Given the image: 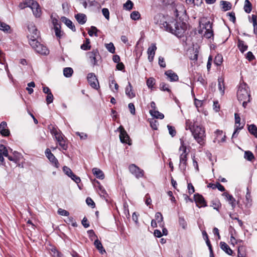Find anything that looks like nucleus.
<instances>
[{"mask_svg":"<svg viewBox=\"0 0 257 257\" xmlns=\"http://www.w3.org/2000/svg\"><path fill=\"white\" fill-rule=\"evenodd\" d=\"M172 11L177 19L170 18L160 24V27L177 37H181L187 29V24L182 21L186 17V10L180 3L172 4Z\"/></svg>","mask_w":257,"mask_h":257,"instance_id":"obj_1","label":"nucleus"},{"mask_svg":"<svg viewBox=\"0 0 257 257\" xmlns=\"http://www.w3.org/2000/svg\"><path fill=\"white\" fill-rule=\"evenodd\" d=\"M238 101H242V106L245 108L247 102L249 101L250 95L248 94L247 88L245 84H241L237 92Z\"/></svg>","mask_w":257,"mask_h":257,"instance_id":"obj_2","label":"nucleus"},{"mask_svg":"<svg viewBox=\"0 0 257 257\" xmlns=\"http://www.w3.org/2000/svg\"><path fill=\"white\" fill-rule=\"evenodd\" d=\"M200 27L202 30L199 31V33L203 34L205 38L209 39L213 36L212 24L209 21L205 19H202L200 22Z\"/></svg>","mask_w":257,"mask_h":257,"instance_id":"obj_3","label":"nucleus"},{"mask_svg":"<svg viewBox=\"0 0 257 257\" xmlns=\"http://www.w3.org/2000/svg\"><path fill=\"white\" fill-rule=\"evenodd\" d=\"M181 146L179 148V151H182L180 155V168L185 170L186 168L187 156L186 147L184 145V142L182 139H180Z\"/></svg>","mask_w":257,"mask_h":257,"instance_id":"obj_4","label":"nucleus"},{"mask_svg":"<svg viewBox=\"0 0 257 257\" xmlns=\"http://www.w3.org/2000/svg\"><path fill=\"white\" fill-rule=\"evenodd\" d=\"M29 44L32 48L38 53L46 55L49 53V51L47 47L40 43L37 40L30 41Z\"/></svg>","mask_w":257,"mask_h":257,"instance_id":"obj_5","label":"nucleus"},{"mask_svg":"<svg viewBox=\"0 0 257 257\" xmlns=\"http://www.w3.org/2000/svg\"><path fill=\"white\" fill-rule=\"evenodd\" d=\"M29 33L27 37L29 41H36L39 36V33L36 29L35 26L33 24H29L28 26Z\"/></svg>","mask_w":257,"mask_h":257,"instance_id":"obj_6","label":"nucleus"},{"mask_svg":"<svg viewBox=\"0 0 257 257\" xmlns=\"http://www.w3.org/2000/svg\"><path fill=\"white\" fill-rule=\"evenodd\" d=\"M128 169L130 173L134 175L137 178L139 179L144 177V170L140 169L135 164H131L128 167Z\"/></svg>","mask_w":257,"mask_h":257,"instance_id":"obj_7","label":"nucleus"},{"mask_svg":"<svg viewBox=\"0 0 257 257\" xmlns=\"http://www.w3.org/2000/svg\"><path fill=\"white\" fill-rule=\"evenodd\" d=\"M192 134L196 141L201 144L205 138L204 130H191Z\"/></svg>","mask_w":257,"mask_h":257,"instance_id":"obj_8","label":"nucleus"},{"mask_svg":"<svg viewBox=\"0 0 257 257\" xmlns=\"http://www.w3.org/2000/svg\"><path fill=\"white\" fill-rule=\"evenodd\" d=\"M87 80L92 88L97 89L99 87L98 81L94 73H89L87 75Z\"/></svg>","mask_w":257,"mask_h":257,"instance_id":"obj_9","label":"nucleus"},{"mask_svg":"<svg viewBox=\"0 0 257 257\" xmlns=\"http://www.w3.org/2000/svg\"><path fill=\"white\" fill-rule=\"evenodd\" d=\"M45 154L49 160L56 168L59 167V163L57 159L54 155L51 152L49 149H47L45 151Z\"/></svg>","mask_w":257,"mask_h":257,"instance_id":"obj_10","label":"nucleus"},{"mask_svg":"<svg viewBox=\"0 0 257 257\" xmlns=\"http://www.w3.org/2000/svg\"><path fill=\"white\" fill-rule=\"evenodd\" d=\"M98 55L99 52L97 49L93 50L91 52L87 53L89 61L93 66L97 65L96 57Z\"/></svg>","mask_w":257,"mask_h":257,"instance_id":"obj_11","label":"nucleus"},{"mask_svg":"<svg viewBox=\"0 0 257 257\" xmlns=\"http://www.w3.org/2000/svg\"><path fill=\"white\" fill-rule=\"evenodd\" d=\"M31 10L33 12L34 15L36 18H39L41 15V10L39 4L34 1L32 4H31Z\"/></svg>","mask_w":257,"mask_h":257,"instance_id":"obj_12","label":"nucleus"},{"mask_svg":"<svg viewBox=\"0 0 257 257\" xmlns=\"http://www.w3.org/2000/svg\"><path fill=\"white\" fill-rule=\"evenodd\" d=\"M119 139L121 143L131 145L130 137L125 130H119Z\"/></svg>","mask_w":257,"mask_h":257,"instance_id":"obj_13","label":"nucleus"},{"mask_svg":"<svg viewBox=\"0 0 257 257\" xmlns=\"http://www.w3.org/2000/svg\"><path fill=\"white\" fill-rule=\"evenodd\" d=\"M156 50L157 47L155 44H152L148 48L147 50V53L148 55V59L150 62H152L153 61Z\"/></svg>","mask_w":257,"mask_h":257,"instance_id":"obj_14","label":"nucleus"},{"mask_svg":"<svg viewBox=\"0 0 257 257\" xmlns=\"http://www.w3.org/2000/svg\"><path fill=\"white\" fill-rule=\"evenodd\" d=\"M194 200L198 207H205L207 206L206 203L202 195L198 194H195L194 195Z\"/></svg>","mask_w":257,"mask_h":257,"instance_id":"obj_15","label":"nucleus"},{"mask_svg":"<svg viewBox=\"0 0 257 257\" xmlns=\"http://www.w3.org/2000/svg\"><path fill=\"white\" fill-rule=\"evenodd\" d=\"M165 74L167 76L170 81H177L178 80V75L171 70L166 71Z\"/></svg>","mask_w":257,"mask_h":257,"instance_id":"obj_16","label":"nucleus"},{"mask_svg":"<svg viewBox=\"0 0 257 257\" xmlns=\"http://www.w3.org/2000/svg\"><path fill=\"white\" fill-rule=\"evenodd\" d=\"M4 156H8V151L7 148L3 145H0V162L3 163L4 161Z\"/></svg>","mask_w":257,"mask_h":257,"instance_id":"obj_17","label":"nucleus"},{"mask_svg":"<svg viewBox=\"0 0 257 257\" xmlns=\"http://www.w3.org/2000/svg\"><path fill=\"white\" fill-rule=\"evenodd\" d=\"M92 172L96 178L99 179H103L104 178V175L103 172L98 168H94L92 169Z\"/></svg>","mask_w":257,"mask_h":257,"instance_id":"obj_18","label":"nucleus"},{"mask_svg":"<svg viewBox=\"0 0 257 257\" xmlns=\"http://www.w3.org/2000/svg\"><path fill=\"white\" fill-rule=\"evenodd\" d=\"M220 245L221 248L225 251L227 254L231 255L232 254V250L229 246L224 242H220Z\"/></svg>","mask_w":257,"mask_h":257,"instance_id":"obj_19","label":"nucleus"},{"mask_svg":"<svg viewBox=\"0 0 257 257\" xmlns=\"http://www.w3.org/2000/svg\"><path fill=\"white\" fill-rule=\"evenodd\" d=\"M125 92L126 95L130 98L135 96V93L132 91V86L130 82L128 83V85L125 88Z\"/></svg>","mask_w":257,"mask_h":257,"instance_id":"obj_20","label":"nucleus"},{"mask_svg":"<svg viewBox=\"0 0 257 257\" xmlns=\"http://www.w3.org/2000/svg\"><path fill=\"white\" fill-rule=\"evenodd\" d=\"M75 18L80 24H84L86 21V17L84 14H78L75 16Z\"/></svg>","mask_w":257,"mask_h":257,"instance_id":"obj_21","label":"nucleus"},{"mask_svg":"<svg viewBox=\"0 0 257 257\" xmlns=\"http://www.w3.org/2000/svg\"><path fill=\"white\" fill-rule=\"evenodd\" d=\"M94 245L96 248L99 251L100 253L103 254L105 252V249L101 243V242L97 239H96L94 242Z\"/></svg>","mask_w":257,"mask_h":257,"instance_id":"obj_22","label":"nucleus"},{"mask_svg":"<svg viewBox=\"0 0 257 257\" xmlns=\"http://www.w3.org/2000/svg\"><path fill=\"white\" fill-rule=\"evenodd\" d=\"M56 141L59 143V146L64 150H66L67 149V145L66 144L64 138V136L62 135L60 138H58Z\"/></svg>","mask_w":257,"mask_h":257,"instance_id":"obj_23","label":"nucleus"},{"mask_svg":"<svg viewBox=\"0 0 257 257\" xmlns=\"http://www.w3.org/2000/svg\"><path fill=\"white\" fill-rule=\"evenodd\" d=\"M223 195L226 197V200L229 202V203L231 204V206L234 207L235 206V200L233 196L226 192L224 193Z\"/></svg>","mask_w":257,"mask_h":257,"instance_id":"obj_24","label":"nucleus"},{"mask_svg":"<svg viewBox=\"0 0 257 257\" xmlns=\"http://www.w3.org/2000/svg\"><path fill=\"white\" fill-rule=\"evenodd\" d=\"M158 223H160V227H164V223L163 222V217L160 212H157L155 214V219Z\"/></svg>","mask_w":257,"mask_h":257,"instance_id":"obj_25","label":"nucleus"},{"mask_svg":"<svg viewBox=\"0 0 257 257\" xmlns=\"http://www.w3.org/2000/svg\"><path fill=\"white\" fill-rule=\"evenodd\" d=\"M62 21L65 23V24L69 27L70 29H71L73 31H75V26L73 25L72 22L69 19H67L65 17L62 18Z\"/></svg>","mask_w":257,"mask_h":257,"instance_id":"obj_26","label":"nucleus"},{"mask_svg":"<svg viewBox=\"0 0 257 257\" xmlns=\"http://www.w3.org/2000/svg\"><path fill=\"white\" fill-rule=\"evenodd\" d=\"M33 1L34 0H27L23 3H21L19 5V7L21 9H24L27 7H29L31 9V4H32Z\"/></svg>","mask_w":257,"mask_h":257,"instance_id":"obj_27","label":"nucleus"},{"mask_svg":"<svg viewBox=\"0 0 257 257\" xmlns=\"http://www.w3.org/2000/svg\"><path fill=\"white\" fill-rule=\"evenodd\" d=\"M150 112L152 116L157 118L162 119L164 117V115L163 113L159 112L156 110H150Z\"/></svg>","mask_w":257,"mask_h":257,"instance_id":"obj_28","label":"nucleus"},{"mask_svg":"<svg viewBox=\"0 0 257 257\" xmlns=\"http://www.w3.org/2000/svg\"><path fill=\"white\" fill-rule=\"evenodd\" d=\"M218 89L220 92L221 95H223L224 93V80L222 78H219L218 79Z\"/></svg>","mask_w":257,"mask_h":257,"instance_id":"obj_29","label":"nucleus"},{"mask_svg":"<svg viewBox=\"0 0 257 257\" xmlns=\"http://www.w3.org/2000/svg\"><path fill=\"white\" fill-rule=\"evenodd\" d=\"M244 11L246 13H249L252 10L251 4L248 0H245L244 2V5L243 7Z\"/></svg>","mask_w":257,"mask_h":257,"instance_id":"obj_30","label":"nucleus"},{"mask_svg":"<svg viewBox=\"0 0 257 257\" xmlns=\"http://www.w3.org/2000/svg\"><path fill=\"white\" fill-rule=\"evenodd\" d=\"M11 151L13 154L14 158L15 159V163H17L19 162L23 158V156L21 153L17 151L13 152L12 149H11Z\"/></svg>","mask_w":257,"mask_h":257,"instance_id":"obj_31","label":"nucleus"},{"mask_svg":"<svg viewBox=\"0 0 257 257\" xmlns=\"http://www.w3.org/2000/svg\"><path fill=\"white\" fill-rule=\"evenodd\" d=\"M73 73L72 68L70 67L65 68L63 70V74L66 77H70Z\"/></svg>","mask_w":257,"mask_h":257,"instance_id":"obj_32","label":"nucleus"},{"mask_svg":"<svg viewBox=\"0 0 257 257\" xmlns=\"http://www.w3.org/2000/svg\"><path fill=\"white\" fill-rule=\"evenodd\" d=\"M238 47L241 52H243L246 51L247 48V46L246 45L244 42L240 40L238 41Z\"/></svg>","mask_w":257,"mask_h":257,"instance_id":"obj_33","label":"nucleus"},{"mask_svg":"<svg viewBox=\"0 0 257 257\" xmlns=\"http://www.w3.org/2000/svg\"><path fill=\"white\" fill-rule=\"evenodd\" d=\"M51 133L55 137L56 140L63 135L60 130H51Z\"/></svg>","mask_w":257,"mask_h":257,"instance_id":"obj_34","label":"nucleus"},{"mask_svg":"<svg viewBox=\"0 0 257 257\" xmlns=\"http://www.w3.org/2000/svg\"><path fill=\"white\" fill-rule=\"evenodd\" d=\"M235 128H242L243 126H240V118L239 116L237 114L235 113Z\"/></svg>","mask_w":257,"mask_h":257,"instance_id":"obj_35","label":"nucleus"},{"mask_svg":"<svg viewBox=\"0 0 257 257\" xmlns=\"http://www.w3.org/2000/svg\"><path fill=\"white\" fill-rule=\"evenodd\" d=\"M221 4L222 5V9L224 11H226L231 9V5L230 3L226 1H221Z\"/></svg>","mask_w":257,"mask_h":257,"instance_id":"obj_36","label":"nucleus"},{"mask_svg":"<svg viewBox=\"0 0 257 257\" xmlns=\"http://www.w3.org/2000/svg\"><path fill=\"white\" fill-rule=\"evenodd\" d=\"M106 49L110 53L113 54L115 53V47L112 43H109L105 45Z\"/></svg>","mask_w":257,"mask_h":257,"instance_id":"obj_37","label":"nucleus"},{"mask_svg":"<svg viewBox=\"0 0 257 257\" xmlns=\"http://www.w3.org/2000/svg\"><path fill=\"white\" fill-rule=\"evenodd\" d=\"M10 29V27L7 24L1 22L0 21V30L5 32H8V31Z\"/></svg>","mask_w":257,"mask_h":257,"instance_id":"obj_38","label":"nucleus"},{"mask_svg":"<svg viewBox=\"0 0 257 257\" xmlns=\"http://www.w3.org/2000/svg\"><path fill=\"white\" fill-rule=\"evenodd\" d=\"M245 198H246V206L247 207H249L251 205V195L250 193L247 191L246 193V194L245 195Z\"/></svg>","mask_w":257,"mask_h":257,"instance_id":"obj_39","label":"nucleus"},{"mask_svg":"<svg viewBox=\"0 0 257 257\" xmlns=\"http://www.w3.org/2000/svg\"><path fill=\"white\" fill-rule=\"evenodd\" d=\"M90 48V40L89 39H86L85 43L81 46V49L83 50H89Z\"/></svg>","mask_w":257,"mask_h":257,"instance_id":"obj_40","label":"nucleus"},{"mask_svg":"<svg viewBox=\"0 0 257 257\" xmlns=\"http://www.w3.org/2000/svg\"><path fill=\"white\" fill-rule=\"evenodd\" d=\"M244 158L248 161H251L254 159V156L250 151H245Z\"/></svg>","mask_w":257,"mask_h":257,"instance_id":"obj_41","label":"nucleus"},{"mask_svg":"<svg viewBox=\"0 0 257 257\" xmlns=\"http://www.w3.org/2000/svg\"><path fill=\"white\" fill-rule=\"evenodd\" d=\"M222 60H223V58H222V57L221 55H219L218 54L217 55H216L214 58V63L218 66V65H220L222 62Z\"/></svg>","mask_w":257,"mask_h":257,"instance_id":"obj_42","label":"nucleus"},{"mask_svg":"<svg viewBox=\"0 0 257 257\" xmlns=\"http://www.w3.org/2000/svg\"><path fill=\"white\" fill-rule=\"evenodd\" d=\"M155 84V80L153 77H150L148 79L147 81V85L150 88H152L154 85Z\"/></svg>","mask_w":257,"mask_h":257,"instance_id":"obj_43","label":"nucleus"},{"mask_svg":"<svg viewBox=\"0 0 257 257\" xmlns=\"http://www.w3.org/2000/svg\"><path fill=\"white\" fill-rule=\"evenodd\" d=\"M98 30L94 26H91L90 30L88 31V33L90 36H92L93 34L95 35V36H97V32Z\"/></svg>","mask_w":257,"mask_h":257,"instance_id":"obj_44","label":"nucleus"},{"mask_svg":"<svg viewBox=\"0 0 257 257\" xmlns=\"http://www.w3.org/2000/svg\"><path fill=\"white\" fill-rule=\"evenodd\" d=\"M55 35L57 38H60L61 37V31L60 30V26L56 25L54 27Z\"/></svg>","mask_w":257,"mask_h":257,"instance_id":"obj_45","label":"nucleus"},{"mask_svg":"<svg viewBox=\"0 0 257 257\" xmlns=\"http://www.w3.org/2000/svg\"><path fill=\"white\" fill-rule=\"evenodd\" d=\"M131 18L134 20H139L140 18V14L137 11H134L131 14Z\"/></svg>","mask_w":257,"mask_h":257,"instance_id":"obj_46","label":"nucleus"},{"mask_svg":"<svg viewBox=\"0 0 257 257\" xmlns=\"http://www.w3.org/2000/svg\"><path fill=\"white\" fill-rule=\"evenodd\" d=\"M160 88L161 90L166 91L169 92H171V90L169 88L168 85L164 82H162L160 84Z\"/></svg>","mask_w":257,"mask_h":257,"instance_id":"obj_47","label":"nucleus"},{"mask_svg":"<svg viewBox=\"0 0 257 257\" xmlns=\"http://www.w3.org/2000/svg\"><path fill=\"white\" fill-rule=\"evenodd\" d=\"M63 170L64 171V172L65 173L66 175H67L69 177H71V175H72L73 174V172L72 171H71V170L66 167V166H64L63 168Z\"/></svg>","mask_w":257,"mask_h":257,"instance_id":"obj_48","label":"nucleus"},{"mask_svg":"<svg viewBox=\"0 0 257 257\" xmlns=\"http://www.w3.org/2000/svg\"><path fill=\"white\" fill-rule=\"evenodd\" d=\"M133 3L130 0H128L123 5L124 8L126 10H130L132 9Z\"/></svg>","mask_w":257,"mask_h":257,"instance_id":"obj_49","label":"nucleus"},{"mask_svg":"<svg viewBox=\"0 0 257 257\" xmlns=\"http://www.w3.org/2000/svg\"><path fill=\"white\" fill-rule=\"evenodd\" d=\"M58 213L62 216H68L69 215V213L68 211L62 208H59L58 210Z\"/></svg>","mask_w":257,"mask_h":257,"instance_id":"obj_50","label":"nucleus"},{"mask_svg":"<svg viewBox=\"0 0 257 257\" xmlns=\"http://www.w3.org/2000/svg\"><path fill=\"white\" fill-rule=\"evenodd\" d=\"M80 4L84 7L86 8L88 6H91L92 4L89 0H79Z\"/></svg>","mask_w":257,"mask_h":257,"instance_id":"obj_51","label":"nucleus"},{"mask_svg":"<svg viewBox=\"0 0 257 257\" xmlns=\"http://www.w3.org/2000/svg\"><path fill=\"white\" fill-rule=\"evenodd\" d=\"M53 101V95L52 93H49L46 96V102L48 104L52 103Z\"/></svg>","mask_w":257,"mask_h":257,"instance_id":"obj_52","label":"nucleus"},{"mask_svg":"<svg viewBox=\"0 0 257 257\" xmlns=\"http://www.w3.org/2000/svg\"><path fill=\"white\" fill-rule=\"evenodd\" d=\"M102 12L104 17L108 20L109 19V12L107 9L103 8L102 10Z\"/></svg>","mask_w":257,"mask_h":257,"instance_id":"obj_53","label":"nucleus"},{"mask_svg":"<svg viewBox=\"0 0 257 257\" xmlns=\"http://www.w3.org/2000/svg\"><path fill=\"white\" fill-rule=\"evenodd\" d=\"M70 177L77 184L80 183L81 181L80 178L79 177L76 176L74 173H73L72 175H71Z\"/></svg>","mask_w":257,"mask_h":257,"instance_id":"obj_54","label":"nucleus"},{"mask_svg":"<svg viewBox=\"0 0 257 257\" xmlns=\"http://www.w3.org/2000/svg\"><path fill=\"white\" fill-rule=\"evenodd\" d=\"M159 64L160 66L163 68L166 67V63L165 62L164 59L163 57L160 56L159 58Z\"/></svg>","mask_w":257,"mask_h":257,"instance_id":"obj_55","label":"nucleus"},{"mask_svg":"<svg viewBox=\"0 0 257 257\" xmlns=\"http://www.w3.org/2000/svg\"><path fill=\"white\" fill-rule=\"evenodd\" d=\"M128 106L130 109L131 113L132 114H135V105H134V104L132 103H130L128 104Z\"/></svg>","mask_w":257,"mask_h":257,"instance_id":"obj_56","label":"nucleus"},{"mask_svg":"<svg viewBox=\"0 0 257 257\" xmlns=\"http://www.w3.org/2000/svg\"><path fill=\"white\" fill-rule=\"evenodd\" d=\"M86 203L88 205L91 206L92 207H94L95 206V203L90 198H87L86 200Z\"/></svg>","mask_w":257,"mask_h":257,"instance_id":"obj_57","label":"nucleus"},{"mask_svg":"<svg viewBox=\"0 0 257 257\" xmlns=\"http://www.w3.org/2000/svg\"><path fill=\"white\" fill-rule=\"evenodd\" d=\"M52 251L53 252V255L54 257H62V254L60 252H59L58 250L54 249V250H52Z\"/></svg>","mask_w":257,"mask_h":257,"instance_id":"obj_58","label":"nucleus"},{"mask_svg":"<svg viewBox=\"0 0 257 257\" xmlns=\"http://www.w3.org/2000/svg\"><path fill=\"white\" fill-rule=\"evenodd\" d=\"M0 133L5 137L9 136L10 134L9 130H1Z\"/></svg>","mask_w":257,"mask_h":257,"instance_id":"obj_59","label":"nucleus"},{"mask_svg":"<svg viewBox=\"0 0 257 257\" xmlns=\"http://www.w3.org/2000/svg\"><path fill=\"white\" fill-rule=\"evenodd\" d=\"M82 224L85 228H87L89 226V224L86 217H84L82 220Z\"/></svg>","mask_w":257,"mask_h":257,"instance_id":"obj_60","label":"nucleus"},{"mask_svg":"<svg viewBox=\"0 0 257 257\" xmlns=\"http://www.w3.org/2000/svg\"><path fill=\"white\" fill-rule=\"evenodd\" d=\"M188 189L189 193L190 194L193 193L195 191L194 188L191 183H189L188 184Z\"/></svg>","mask_w":257,"mask_h":257,"instance_id":"obj_61","label":"nucleus"},{"mask_svg":"<svg viewBox=\"0 0 257 257\" xmlns=\"http://www.w3.org/2000/svg\"><path fill=\"white\" fill-rule=\"evenodd\" d=\"M228 16L229 20L234 23L235 22V14L234 13H230L228 14Z\"/></svg>","mask_w":257,"mask_h":257,"instance_id":"obj_62","label":"nucleus"},{"mask_svg":"<svg viewBox=\"0 0 257 257\" xmlns=\"http://www.w3.org/2000/svg\"><path fill=\"white\" fill-rule=\"evenodd\" d=\"M246 59H247L249 61H251L254 58L253 55L251 52H248L246 54Z\"/></svg>","mask_w":257,"mask_h":257,"instance_id":"obj_63","label":"nucleus"},{"mask_svg":"<svg viewBox=\"0 0 257 257\" xmlns=\"http://www.w3.org/2000/svg\"><path fill=\"white\" fill-rule=\"evenodd\" d=\"M124 68V66L123 64L121 62L117 63V64L116 65V69L118 70H122Z\"/></svg>","mask_w":257,"mask_h":257,"instance_id":"obj_64","label":"nucleus"}]
</instances>
